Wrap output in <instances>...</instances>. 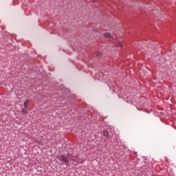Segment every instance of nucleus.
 Here are the masks:
<instances>
[{"instance_id": "f257e3e1", "label": "nucleus", "mask_w": 176, "mask_h": 176, "mask_svg": "<svg viewBox=\"0 0 176 176\" xmlns=\"http://www.w3.org/2000/svg\"><path fill=\"white\" fill-rule=\"evenodd\" d=\"M59 160L60 162H64V163H69V158H68L65 155H62L59 157Z\"/></svg>"}, {"instance_id": "f03ea898", "label": "nucleus", "mask_w": 176, "mask_h": 176, "mask_svg": "<svg viewBox=\"0 0 176 176\" xmlns=\"http://www.w3.org/2000/svg\"><path fill=\"white\" fill-rule=\"evenodd\" d=\"M104 38H112V35L109 32L104 33Z\"/></svg>"}, {"instance_id": "7ed1b4c3", "label": "nucleus", "mask_w": 176, "mask_h": 176, "mask_svg": "<svg viewBox=\"0 0 176 176\" xmlns=\"http://www.w3.org/2000/svg\"><path fill=\"white\" fill-rule=\"evenodd\" d=\"M30 102V99H28L26 100L25 102H24V107L25 108H28V103Z\"/></svg>"}, {"instance_id": "20e7f679", "label": "nucleus", "mask_w": 176, "mask_h": 176, "mask_svg": "<svg viewBox=\"0 0 176 176\" xmlns=\"http://www.w3.org/2000/svg\"><path fill=\"white\" fill-rule=\"evenodd\" d=\"M21 112L22 113H25V115H27V113H28V110L25 109H22Z\"/></svg>"}, {"instance_id": "39448f33", "label": "nucleus", "mask_w": 176, "mask_h": 176, "mask_svg": "<svg viewBox=\"0 0 176 176\" xmlns=\"http://www.w3.org/2000/svg\"><path fill=\"white\" fill-rule=\"evenodd\" d=\"M104 137H109V133H108V131H104Z\"/></svg>"}, {"instance_id": "423d86ee", "label": "nucleus", "mask_w": 176, "mask_h": 176, "mask_svg": "<svg viewBox=\"0 0 176 176\" xmlns=\"http://www.w3.org/2000/svg\"><path fill=\"white\" fill-rule=\"evenodd\" d=\"M118 46H120V47H122V43H120V42H119V41H118Z\"/></svg>"}]
</instances>
